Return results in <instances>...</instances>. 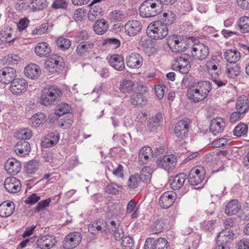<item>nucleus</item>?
Returning <instances> with one entry per match:
<instances>
[{"label":"nucleus","instance_id":"1","mask_svg":"<svg viewBox=\"0 0 249 249\" xmlns=\"http://www.w3.org/2000/svg\"><path fill=\"white\" fill-rule=\"evenodd\" d=\"M162 5L159 0H145L140 6L139 14L142 17L150 18L160 14Z\"/></svg>","mask_w":249,"mask_h":249},{"label":"nucleus","instance_id":"2","mask_svg":"<svg viewBox=\"0 0 249 249\" xmlns=\"http://www.w3.org/2000/svg\"><path fill=\"white\" fill-rule=\"evenodd\" d=\"M191 77L183 78L181 82V85L184 88L187 89L186 96L188 99L192 102L197 103L202 100L201 99L202 94L200 93V89L198 88L199 85L201 83L198 82L191 84ZM199 88H200V86Z\"/></svg>","mask_w":249,"mask_h":249},{"label":"nucleus","instance_id":"3","mask_svg":"<svg viewBox=\"0 0 249 249\" xmlns=\"http://www.w3.org/2000/svg\"><path fill=\"white\" fill-rule=\"evenodd\" d=\"M168 30L165 24L160 21H156L149 25L146 33L153 39H161L167 36Z\"/></svg>","mask_w":249,"mask_h":249},{"label":"nucleus","instance_id":"4","mask_svg":"<svg viewBox=\"0 0 249 249\" xmlns=\"http://www.w3.org/2000/svg\"><path fill=\"white\" fill-rule=\"evenodd\" d=\"M176 163V157L173 155L160 157L156 161V164L159 167L165 169L169 173L173 171Z\"/></svg>","mask_w":249,"mask_h":249},{"label":"nucleus","instance_id":"5","mask_svg":"<svg viewBox=\"0 0 249 249\" xmlns=\"http://www.w3.org/2000/svg\"><path fill=\"white\" fill-rule=\"evenodd\" d=\"M202 167L201 166H197L193 168L188 176V181L190 185L195 186L194 189L196 190H200L202 188V185L201 182L202 179L201 178V169Z\"/></svg>","mask_w":249,"mask_h":249},{"label":"nucleus","instance_id":"6","mask_svg":"<svg viewBox=\"0 0 249 249\" xmlns=\"http://www.w3.org/2000/svg\"><path fill=\"white\" fill-rule=\"evenodd\" d=\"M45 66L50 72H58L64 68L63 59L56 54L52 55L46 63Z\"/></svg>","mask_w":249,"mask_h":249},{"label":"nucleus","instance_id":"7","mask_svg":"<svg viewBox=\"0 0 249 249\" xmlns=\"http://www.w3.org/2000/svg\"><path fill=\"white\" fill-rule=\"evenodd\" d=\"M81 240L82 235L79 232H71L65 237L62 246L65 249H73L78 246Z\"/></svg>","mask_w":249,"mask_h":249},{"label":"nucleus","instance_id":"8","mask_svg":"<svg viewBox=\"0 0 249 249\" xmlns=\"http://www.w3.org/2000/svg\"><path fill=\"white\" fill-rule=\"evenodd\" d=\"M28 83L22 78H16L11 84L10 90L14 94L19 95L24 93L27 89Z\"/></svg>","mask_w":249,"mask_h":249},{"label":"nucleus","instance_id":"9","mask_svg":"<svg viewBox=\"0 0 249 249\" xmlns=\"http://www.w3.org/2000/svg\"><path fill=\"white\" fill-rule=\"evenodd\" d=\"M16 76V71L13 68L6 67L0 71V81L4 84L11 83Z\"/></svg>","mask_w":249,"mask_h":249},{"label":"nucleus","instance_id":"10","mask_svg":"<svg viewBox=\"0 0 249 249\" xmlns=\"http://www.w3.org/2000/svg\"><path fill=\"white\" fill-rule=\"evenodd\" d=\"M189 131V123L183 120L178 121L174 128L176 136L181 140H184L188 136Z\"/></svg>","mask_w":249,"mask_h":249},{"label":"nucleus","instance_id":"11","mask_svg":"<svg viewBox=\"0 0 249 249\" xmlns=\"http://www.w3.org/2000/svg\"><path fill=\"white\" fill-rule=\"evenodd\" d=\"M167 241L163 238L154 240L151 238L145 241L144 249H167Z\"/></svg>","mask_w":249,"mask_h":249},{"label":"nucleus","instance_id":"12","mask_svg":"<svg viewBox=\"0 0 249 249\" xmlns=\"http://www.w3.org/2000/svg\"><path fill=\"white\" fill-rule=\"evenodd\" d=\"M142 28L141 22L138 20L128 21L124 26L125 32L130 36L138 35Z\"/></svg>","mask_w":249,"mask_h":249},{"label":"nucleus","instance_id":"13","mask_svg":"<svg viewBox=\"0 0 249 249\" xmlns=\"http://www.w3.org/2000/svg\"><path fill=\"white\" fill-rule=\"evenodd\" d=\"M56 243V241L54 236L47 235L39 238L36 244L40 249H50L55 246Z\"/></svg>","mask_w":249,"mask_h":249},{"label":"nucleus","instance_id":"14","mask_svg":"<svg viewBox=\"0 0 249 249\" xmlns=\"http://www.w3.org/2000/svg\"><path fill=\"white\" fill-rule=\"evenodd\" d=\"M94 47V41L92 40L78 43L76 48V54L80 57L86 56L92 51Z\"/></svg>","mask_w":249,"mask_h":249},{"label":"nucleus","instance_id":"15","mask_svg":"<svg viewBox=\"0 0 249 249\" xmlns=\"http://www.w3.org/2000/svg\"><path fill=\"white\" fill-rule=\"evenodd\" d=\"M5 190L9 193H16L21 189L20 181L15 177H9L4 181Z\"/></svg>","mask_w":249,"mask_h":249},{"label":"nucleus","instance_id":"16","mask_svg":"<svg viewBox=\"0 0 249 249\" xmlns=\"http://www.w3.org/2000/svg\"><path fill=\"white\" fill-rule=\"evenodd\" d=\"M20 162L15 158H10L7 160L4 164L6 172L10 175H16L21 170Z\"/></svg>","mask_w":249,"mask_h":249},{"label":"nucleus","instance_id":"17","mask_svg":"<svg viewBox=\"0 0 249 249\" xmlns=\"http://www.w3.org/2000/svg\"><path fill=\"white\" fill-rule=\"evenodd\" d=\"M176 195L174 192H164L159 198L160 206L162 209H167L174 203Z\"/></svg>","mask_w":249,"mask_h":249},{"label":"nucleus","instance_id":"18","mask_svg":"<svg viewBox=\"0 0 249 249\" xmlns=\"http://www.w3.org/2000/svg\"><path fill=\"white\" fill-rule=\"evenodd\" d=\"M44 95L52 96L53 101L56 105L60 101L62 95V91L60 89L55 86H49L43 89Z\"/></svg>","mask_w":249,"mask_h":249},{"label":"nucleus","instance_id":"19","mask_svg":"<svg viewBox=\"0 0 249 249\" xmlns=\"http://www.w3.org/2000/svg\"><path fill=\"white\" fill-rule=\"evenodd\" d=\"M142 63L143 58L138 53H132L126 57V65L130 68L138 69L141 67Z\"/></svg>","mask_w":249,"mask_h":249},{"label":"nucleus","instance_id":"20","mask_svg":"<svg viewBox=\"0 0 249 249\" xmlns=\"http://www.w3.org/2000/svg\"><path fill=\"white\" fill-rule=\"evenodd\" d=\"M225 127V122L222 118H216L213 119L210 126V130L213 136L221 133Z\"/></svg>","mask_w":249,"mask_h":249},{"label":"nucleus","instance_id":"21","mask_svg":"<svg viewBox=\"0 0 249 249\" xmlns=\"http://www.w3.org/2000/svg\"><path fill=\"white\" fill-rule=\"evenodd\" d=\"M51 48L46 42H41L36 44L35 48V52L40 57H48L51 55Z\"/></svg>","mask_w":249,"mask_h":249},{"label":"nucleus","instance_id":"22","mask_svg":"<svg viewBox=\"0 0 249 249\" xmlns=\"http://www.w3.org/2000/svg\"><path fill=\"white\" fill-rule=\"evenodd\" d=\"M153 157V151L149 146L141 148L139 153L138 162L141 165L146 164Z\"/></svg>","mask_w":249,"mask_h":249},{"label":"nucleus","instance_id":"23","mask_svg":"<svg viewBox=\"0 0 249 249\" xmlns=\"http://www.w3.org/2000/svg\"><path fill=\"white\" fill-rule=\"evenodd\" d=\"M162 113L160 112H158L148 120L147 127L150 132L154 131L162 124Z\"/></svg>","mask_w":249,"mask_h":249},{"label":"nucleus","instance_id":"24","mask_svg":"<svg viewBox=\"0 0 249 249\" xmlns=\"http://www.w3.org/2000/svg\"><path fill=\"white\" fill-rule=\"evenodd\" d=\"M31 150V146L29 142L20 140L15 146V151L17 154L20 157L28 155Z\"/></svg>","mask_w":249,"mask_h":249},{"label":"nucleus","instance_id":"25","mask_svg":"<svg viewBox=\"0 0 249 249\" xmlns=\"http://www.w3.org/2000/svg\"><path fill=\"white\" fill-rule=\"evenodd\" d=\"M41 72L39 66L35 64L28 65L24 70L25 75L28 78L32 79H37L40 75Z\"/></svg>","mask_w":249,"mask_h":249},{"label":"nucleus","instance_id":"26","mask_svg":"<svg viewBox=\"0 0 249 249\" xmlns=\"http://www.w3.org/2000/svg\"><path fill=\"white\" fill-rule=\"evenodd\" d=\"M110 66L118 71H122L125 68L124 58L119 54L112 55L109 60Z\"/></svg>","mask_w":249,"mask_h":249},{"label":"nucleus","instance_id":"27","mask_svg":"<svg viewBox=\"0 0 249 249\" xmlns=\"http://www.w3.org/2000/svg\"><path fill=\"white\" fill-rule=\"evenodd\" d=\"M186 179V175L184 173H180L170 179V186L174 190H178L181 188Z\"/></svg>","mask_w":249,"mask_h":249},{"label":"nucleus","instance_id":"28","mask_svg":"<svg viewBox=\"0 0 249 249\" xmlns=\"http://www.w3.org/2000/svg\"><path fill=\"white\" fill-rule=\"evenodd\" d=\"M15 204L10 201H6L0 205V216L7 217L12 214L15 210Z\"/></svg>","mask_w":249,"mask_h":249},{"label":"nucleus","instance_id":"29","mask_svg":"<svg viewBox=\"0 0 249 249\" xmlns=\"http://www.w3.org/2000/svg\"><path fill=\"white\" fill-rule=\"evenodd\" d=\"M129 101L135 107L142 106L147 103V99L143 93L136 92L130 95Z\"/></svg>","mask_w":249,"mask_h":249},{"label":"nucleus","instance_id":"30","mask_svg":"<svg viewBox=\"0 0 249 249\" xmlns=\"http://www.w3.org/2000/svg\"><path fill=\"white\" fill-rule=\"evenodd\" d=\"M234 233L231 230H224L220 232L217 237V244L225 245L233 239Z\"/></svg>","mask_w":249,"mask_h":249},{"label":"nucleus","instance_id":"31","mask_svg":"<svg viewBox=\"0 0 249 249\" xmlns=\"http://www.w3.org/2000/svg\"><path fill=\"white\" fill-rule=\"evenodd\" d=\"M235 108L241 113H245L249 109V102L248 97L245 95H242L238 97L236 100Z\"/></svg>","mask_w":249,"mask_h":249},{"label":"nucleus","instance_id":"32","mask_svg":"<svg viewBox=\"0 0 249 249\" xmlns=\"http://www.w3.org/2000/svg\"><path fill=\"white\" fill-rule=\"evenodd\" d=\"M59 140V133L56 131L52 132L45 136L44 144L47 147H51L56 144Z\"/></svg>","mask_w":249,"mask_h":249},{"label":"nucleus","instance_id":"33","mask_svg":"<svg viewBox=\"0 0 249 249\" xmlns=\"http://www.w3.org/2000/svg\"><path fill=\"white\" fill-rule=\"evenodd\" d=\"M241 209V205L237 199L231 200L226 206L225 212L229 215L236 214Z\"/></svg>","mask_w":249,"mask_h":249},{"label":"nucleus","instance_id":"34","mask_svg":"<svg viewBox=\"0 0 249 249\" xmlns=\"http://www.w3.org/2000/svg\"><path fill=\"white\" fill-rule=\"evenodd\" d=\"M224 57L226 61L231 64H235L241 57L240 53L236 50H227L224 52Z\"/></svg>","mask_w":249,"mask_h":249},{"label":"nucleus","instance_id":"35","mask_svg":"<svg viewBox=\"0 0 249 249\" xmlns=\"http://www.w3.org/2000/svg\"><path fill=\"white\" fill-rule=\"evenodd\" d=\"M46 121V116L44 113L38 112L34 114L30 119V123L33 127H37Z\"/></svg>","mask_w":249,"mask_h":249},{"label":"nucleus","instance_id":"36","mask_svg":"<svg viewBox=\"0 0 249 249\" xmlns=\"http://www.w3.org/2000/svg\"><path fill=\"white\" fill-rule=\"evenodd\" d=\"M165 219L163 218H157L151 225V231L153 234H158L163 231L165 229Z\"/></svg>","mask_w":249,"mask_h":249},{"label":"nucleus","instance_id":"37","mask_svg":"<svg viewBox=\"0 0 249 249\" xmlns=\"http://www.w3.org/2000/svg\"><path fill=\"white\" fill-rule=\"evenodd\" d=\"M241 71V68L238 64L232 63L226 66V73L229 78H234L240 74Z\"/></svg>","mask_w":249,"mask_h":249},{"label":"nucleus","instance_id":"38","mask_svg":"<svg viewBox=\"0 0 249 249\" xmlns=\"http://www.w3.org/2000/svg\"><path fill=\"white\" fill-rule=\"evenodd\" d=\"M108 24L104 19L97 20L93 26L94 31L98 35H103L108 30Z\"/></svg>","mask_w":249,"mask_h":249},{"label":"nucleus","instance_id":"39","mask_svg":"<svg viewBox=\"0 0 249 249\" xmlns=\"http://www.w3.org/2000/svg\"><path fill=\"white\" fill-rule=\"evenodd\" d=\"M103 224V220H94L89 225V230L91 231V233L93 234H96L99 231L104 232L103 230L105 228Z\"/></svg>","mask_w":249,"mask_h":249},{"label":"nucleus","instance_id":"40","mask_svg":"<svg viewBox=\"0 0 249 249\" xmlns=\"http://www.w3.org/2000/svg\"><path fill=\"white\" fill-rule=\"evenodd\" d=\"M55 42L58 49L63 51L69 49L71 44V40L63 36L56 37Z\"/></svg>","mask_w":249,"mask_h":249},{"label":"nucleus","instance_id":"41","mask_svg":"<svg viewBox=\"0 0 249 249\" xmlns=\"http://www.w3.org/2000/svg\"><path fill=\"white\" fill-rule=\"evenodd\" d=\"M71 107L67 103H61L57 105L54 108V114L57 117H60L64 114H68L70 113Z\"/></svg>","mask_w":249,"mask_h":249},{"label":"nucleus","instance_id":"42","mask_svg":"<svg viewBox=\"0 0 249 249\" xmlns=\"http://www.w3.org/2000/svg\"><path fill=\"white\" fill-rule=\"evenodd\" d=\"M48 6L46 0H32L29 7L33 12L43 10Z\"/></svg>","mask_w":249,"mask_h":249},{"label":"nucleus","instance_id":"43","mask_svg":"<svg viewBox=\"0 0 249 249\" xmlns=\"http://www.w3.org/2000/svg\"><path fill=\"white\" fill-rule=\"evenodd\" d=\"M175 40L174 43L175 46L172 48V51L178 53L184 52L187 49L186 42L178 36H177V38Z\"/></svg>","mask_w":249,"mask_h":249},{"label":"nucleus","instance_id":"44","mask_svg":"<svg viewBox=\"0 0 249 249\" xmlns=\"http://www.w3.org/2000/svg\"><path fill=\"white\" fill-rule=\"evenodd\" d=\"M134 82L132 81L124 79L120 83L119 89L123 93H130L134 89Z\"/></svg>","mask_w":249,"mask_h":249},{"label":"nucleus","instance_id":"45","mask_svg":"<svg viewBox=\"0 0 249 249\" xmlns=\"http://www.w3.org/2000/svg\"><path fill=\"white\" fill-rule=\"evenodd\" d=\"M238 27L242 33L249 32V17L243 16L239 18L238 21Z\"/></svg>","mask_w":249,"mask_h":249},{"label":"nucleus","instance_id":"46","mask_svg":"<svg viewBox=\"0 0 249 249\" xmlns=\"http://www.w3.org/2000/svg\"><path fill=\"white\" fill-rule=\"evenodd\" d=\"M188 55L185 54H182L179 56L175 57L174 61L172 64V68H180L184 65L185 64H189Z\"/></svg>","mask_w":249,"mask_h":249},{"label":"nucleus","instance_id":"47","mask_svg":"<svg viewBox=\"0 0 249 249\" xmlns=\"http://www.w3.org/2000/svg\"><path fill=\"white\" fill-rule=\"evenodd\" d=\"M104 232L106 233H111L115 231L118 228L119 224L115 220H110L109 219L104 221Z\"/></svg>","mask_w":249,"mask_h":249},{"label":"nucleus","instance_id":"48","mask_svg":"<svg viewBox=\"0 0 249 249\" xmlns=\"http://www.w3.org/2000/svg\"><path fill=\"white\" fill-rule=\"evenodd\" d=\"M91 8L88 14V19L93 21L96 18H98L101 16L102 12V9L98 5L90 6Z\"/></svg>","mask_w":249,"mask_h":249},{"label":"nucleus","instance_id":"49","mask_svg":"<svg viewBox=\"0 0 249 249\" xmlns=\"http://www.w3.org/2000/svg\"><path fill=\"white\" fill-rule=\"evenodd\" d=\"M152 173L151 169L149 167L142 168L140 174L139 175L140 181L147 183L150 182L151 179Z\"/></svg>","mask_w":249,"mask_h":249},{"label":"nucleus","instance_id":"50","mask_svg":"<svg viewBox=\"0 0 249 249\" xmlns=\"http://www.w3.org/2000/svg\"><path fill=\"white\" fill-rule=\"evenodd\" d=\"M32 130L28 128L20 129L16 133L17 137L20 139V140L23 141L30 139L32 137Z\"/></svg>","mask_w":249,"mask_h":249},{"label":"nucleus","instance_id":"51","mask_svg":"<svg viewBox=\"0 0 249 249\" xmlns=\"http://www.w3.org/2000/svg\"><path fill=\"white\" fill-rule=\"evenodd\" d=\"M140 182V177L138 174L131 175L127 182V185L129 189H134Z\"/></svg>","mask_w":249,"mask_h":249},{"label":"nucleus","instance_id":"52","mask_svg":"<svg viewBox=\"0 0 249 249\" xmlns=\"http://www.w3.org/2000/svg\"><path fill=\"white\" fill-rule=\"evenodd\" d=\"M72 116L71 114H68L64 118L59 121L58 125L64 129L69 128L73 123Z\"/></svg>","mask_w":249,"mask_h":249},{"label":"nucleus","instance_id":"53","mask_svg":"<svg viewBox=\"0 0 249 249\" xmlns=\"http://www.w3.org/2000/svg\"><path fill=\"white\" fill-rule=\"evenodd\" d=\"M110 166L113 167V164L111 162H109L107 164V168L115 176L123 178L124 177V167L123 165L120 164H119L116 168H114V169H110Z\"/></svg>","mask_w":249,"mask_h":249},{"label":"nucleus","instance_id":"54","mask_svg":"<svg viewBox=\"0 0 249 249\" xmlns=\"http://www.w3.org/2000/svg\"><path fill=\"white\" fill-rule=\"evenodd\" d=\"M111 20L114 22L121 21L124 18V13L120 10H115L109 14Z\"/></svg>","mask_w":249,"mask_h":249},{"label":"nucleus","instance_id":"55","mask_svg":"<svg viewBox=\"0 0 249 249\" xmlns=\"http://www.w3.org/2000/svg\"><path fill=\"white\" fill-rule=\"evenodd\" d=\"M89 35L88 32L86 30H82L79 32L75 36V42L77 43L81 42H86L89 41Z\"/></svg>","mask_w":249,"mask_h":249},{"label":"nucleus","instance_id":"56","mask_svg":"<svg viewBox=\"0 0 249 249\" xmlns=\"http://www.w3.org/2000/svg\"><path fill=\"white\" fill-rule=\"evenodd\" d=\"M192 49L193 57L196 59L201 60V52H202V45L200 44L195 43Z\"/></svg>","mask_w":249,"mask_h":249},{"label":"nucleus","instance_id":"57","mask_svg":"<svg viewBox=\"0 0 249 249\" xmlns=\"http://www.w3.org/2000/svg\"><path fill=\"white\" fill-rule=\"evenodd\" d=\"M248 126L244 124H240L237 125L233 130L234 135L237 137H241L247 133Z\"/></svg>","mask_w":249,"mask_h":249},{"label":"nucleus","instance_id":"58","mask_svg":"<svg viewBox=\"0 0 249 249\" xmlns=\"http://www.w3.org/2000/svg\"><path fill=\"white\" fill-rule=\"evenodd\" d=\"M163 16L164 18V22L163 23L166 24V27L171 25L176 20L175 14L172 11H168L167 12L164 13Z\"/></svg>","mask_w":249,"mask_h":249},{"label":"nucleus","instance_id":"59","mask_svg":"<svg viewBox=\"0 0 249 249\" xmlns=\"http://www.w3.org/2000/svg\"><path fill=\"white\" fill-rule=\"evenodd\" d=\"M104 45H107L113 49H116L120 47L121 45L120 41L115 38H109L104 40L103 42Z\"/></svg>","mask_w":249,"mask_h":249},{"label":"nucleus","instance_id":"60","mask_svg":"<svg viewBox=\"0 0 249 249\" xmlns=\"http://www.w3.org/2000/svg\"><path fill=\"white\" fill-rule=\"evenodd\" d=\"M118 188H122V186L115 182H111L106 186V192L109 194L115 195L119 192Z\"/></svg>","mask_w":249,"mask_h":249},{"label":"nucleus","instance_id":"61","mask_svg":"<svg viewBox=\"0 0 249 249\" xmlns=\"http://www.w3.org/2000/svg\"><path fill=\"white\" fill-rule=\"evenodd\" d=\"M26 172L29 174L35 173L38 169V165L36 160L29 161L25 166Z\"/></svg>","mask_w":249,"mask_h":249},{"label":"nucleus","instance_id":"62","mask_svg":"<svg viewBox=\"0 0 249 249\" xmlns=\"http://www.w3.org/2000/svg\"><path fill=\"white\" fill-rule=\"evenodd\" d=\"M40 103L46 107L51 105H55L54 102L53 101L52 96L46 95H44L43 89L42 91L40 96Z\"/></svg>","mask_w":249,"mask_h":249},{"label":"nucleus","instance_id":"63","mask_svg":"<svg viewBox=\"0 0 249 249\" xmlns=\"http://www.w3.org/2000/svg\"><path fill=\"white\" fill-rule=\"evenodd\" d=\"M123 249H133L134 248V242L130 236L124 237L122 242Z\"/></svg>","mask_w":249,"mask_h":249},{"label":"nucleus","instance_id":"64","mask_svg":"<svg viewBox=\"0 0 249 249\" xmlns=\"http://www.w3.org/2000/svg\"><path fill=\"white\" fill-rule=\"evenodd\" d=\"M68 4L66 0H54L52 7L53 9H66Z\"/></svg>","mask_w":249,"mask_h":249}]
</instances>
